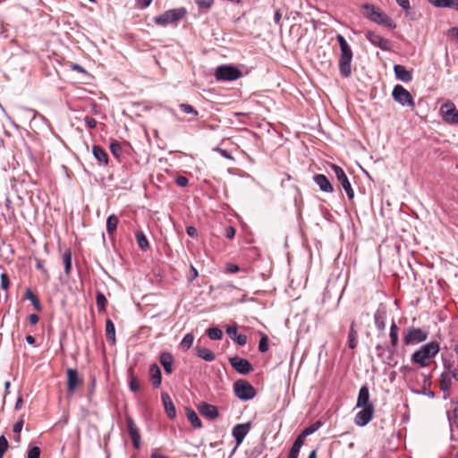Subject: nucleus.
<instances>
[{
	"label": "nucleus",
	"instance_id": "13d9d810",
	"mask_svg": "<svg viewBox=\"0 0 458 458\" xmlns=\"http://www.w3.org/2000/svg\"><path fill=\"white\" fill-rule=\"evenodd\" d=\"M448 36L451 38L456 39L458 41V28H456V27L451 28L448 30Z\"/></svg>",
	"mask_w": 458,
	"mask_h": 458
},
{
	"label": "nucleus",
	"instance_id": "c9c22d12",
	"mask_svg": "<svg viewBox=\"0 0 458 458\" xmlns=\"http://www.w3.org/2000/svg\"><path fill=\"white\" fill-rule=\"evenodd\" d=\"M433 4L437 7H452L458 10V0H434Z\"/></svg>",
	"mask_w": 458,
	"mask_h": 458
},
{
	"label": "nucleus",
	"instance_id": "5701e85b",
	"mask_svg": "<svg viewBox=\"0 0 458 458\" xmlns=\"http://www.w3.org/2000/svg\"><path fill=\"white\" fill-rule=\"evenodd\" d=\"M149 376L154 387H159L161 385L162 375L159 367L157 364H152L149 367Z\"/></svg>",
	"mask_w": 458,
	"mask_h": 458
},
{
	"label": "nucleus",
	"instance_id": "37998d69",
	"mask_svg": "<svg viewBox=\"0 0 458 458\" xmlns=\"http://www.w3.org/2000/svg\"><path fill=\"white\" fill-rule=\"evenodd\" d=\"M304 442L305 441L298 436L295 441L293 442V445L291 447L290 452L299 454L301 446L304 445Z\"/></svg>",
	"mask_w": 458,
	"mask_h": 458
},
{
	"label": "nucleus",
	"instance_id": "bf43d9fd",
	"mask_svg": "<svg viewBox=\"0 0 458 458\" xmlns=\"http://www.w3.org/2000/svg\"><path fill=\"white\" fill-rule=\"evenodd\" d=\"M22 427H23V420H21L19 421H17L14 425H13V432L14 433H17V434H20V432L21 431L22 429Z\"/></svg>",
	"mask_w": 458,
	"mask_h": 458
},
{
	"label": "nucleus",
	"instance_id": "4468645a",
	"mask_svg": "<svg viewBox=\"0 0 458 458\" xmlns=\"http://www.w3.org/2000/svg\"><path fill=\"white\" fill-rule=\"evenodd\" d=\"M366 38L369 42L374 45L375 47H377L381 48L382 50H390L391 48V43L388 39L383 38L380 34L374 32V31H368L366 33Z\"/></svg>",
	"mask_w": 458,
	"mask_h": 458
},
{
	"label": "nucleus",
	"instance_id": "4be33fe9",
	"mask_svg": "<svg viewBox=\"0 0 458 458\" xmlns=\"http://www.w3.org/2000/svg\"><path fill=\"white\" fill-rule=\"evenodd\" d=\"M159 361L166 373L170 374L173 372L174 358L170 352H162L159 357Z\"/></svg>",
	"mask_w": 458,
	"mask_h": 458
},
{
	"label": "nucleus",
	"instance_id": "0eeeda50",
	"mask_svg": "<svg viewBox=\"0 0 458 458\" xmlns=\"http://www.w3.org/2000/svg\"><path fill=\"white\" fill-rule=\"evenodd\" d=\"M392 96L393 98L402 106H408L411 108L415 106L412 96L402 85L394 86Z\"/></svg>",
	"mask_w": 458,
	"mask_h": 458
},
{
	"label": "nucleus",
	"instance_id": "603ef678",
	"mask_svg": "<svg viewBox=\"0 0 458 458\" xmlns=\"http://www.w3.org/2000/svg\"><path fill=\"white\" fill-rule=\"evenodd\" d=\"M175 182L179 187H186L189 183V180L185 176L180 175L176 177Z\"/></svg>",
	"mask_w": 458,
	"mask_h": 458
},
{
	"label": "nucleus",
	"instance_id": "20e7f679",
	"mask_svg": "<svg viewBox=\"0 0 458 458\" xmlns=\"http://www.w3.org/2000/svg\"><path fill=\"white\" fill-rule=\"evenodd\" d=\"M235 395L242 401H249L255 397L257 392L252 385L245 379H239L233 384Z\"/></svg>",
	"mask_w": 458,
	"mask_h": 458
},
{
	"label": "nucleus",
	"instance_id": "09e8293b",
	"mask_svg": "<svg viewBox=\"0 0 458 458\" xmlns=\"http://www.w3.org/2000/svg\"><path fill=\"white\" fill-rule=\"evenodd\" d=\"M195 3L201 9L208 10L214 4V0H195Z\"/></svg>",
	"mask_w": 458,
	"mask_h": 458
},
{
	"label": "nucleus",
	"instance_id": "4c0bfd02",
	"mask_svg": "<svg viewBox=\"0 0 458 458\" xmlns=\"http://www.w3.org/2000/svg\"><path fill=\"white\" fill-rule=\"evenodd\" d=\"M193 341H194V335L191 333H189L184 335V337L182 338V340L180 344V346L183 350H189L191 347Z\"/></svg>",
	"mask_w": 458,
	"mask_h": 458
},
{
	"label": "nucleus",
	"instance_id": "9d476101",
	"mask_svg": "<svg viewBox=\"0 0 458 458\" xmlns=\"http://www.w3.org/2000/svg\"><path fill=\"white\" fill-rule=\"evenodd\" d=\"M332 170L335 172V174L338 180V182L341 183L343 188L344 189L348 198L352 199L354 197V191L352 188V185L344 173V171L336 165H332Z\"/></svg>",
	"mask_w": 458,
	"mask_h": 458
},
{
	"label": "nucleus",
	"instance_id": "a211bd4d",
	"mask_svg": "<svg viewBox=\"0 0 458 458\" xmlns=\"http://www.w3.org/2000/svg\"><path fill=\"white\" fill-rule=\"evenodd\" d=\"M161 399L169 419H174L176 416L175 407L174 403L167 393H162Z\"/></svg>",
	"mask_w": 458,
	"mask_h": 458
},
{
	"label": "nucleus",
	"instance_id": "a19ab883",
	"mask_svg": "<svg viewBox=\"0 0 458 458\" xmlns=\"http://www.w3.org/2000/svg\"><path fill=\"white\" fill-rule=\"evenodd\" d=\"M268 350V337L267 335L262 334L259 343V351L260 352H266Z\"/></svg>",
	"mask_w": 458,
	"mask_h": 458
},
{
	"label": "nucleus",
	"instance_id": "49530a36",
	"mask_svg": "<svg viewBox=\"0 0 458 458\" xmlns=\"http://www.w3.org/2000/svg\"><path fill=\"white\" fill-rule=\"evenodd\" d=\"M9 447L8 441L4 436L0 437V458H3L4 453Z\"/></svg>",
	"mask_w": 458,
	"mask_h": 458
},
{
	"label": "nucleus",
	"instance_id": "f03ea898",
	"mask_svg": "<svg viewBox=\"0 0 458 458\" xmlns=\"http://www.w3.org/2000/svg\"><path fill=\"white\" fill-rule=\"evenodd\" d=\"M363 15L370 21L389 28H395V24L385 13L373 4H366L363 5Z\"/></svg>",
	"mask_w": 458,
	"mask_h": 458
},
{
	"label": "nucleus",
	"instance_id": "e433bc0d",
	"mask_svg": "<svg viewBox=\"0 0 458 458\" xmlns=\"http://www.w3.org/2000/svg\"><path fill=\"white\" fill-rule=\"evenodd\" d=\"M96 302L99 311H105L107 304V300L104 293L98 292L96 295Z\"/></svg>",
	"mask_w": 458,
	"mask_h": 458
},
{
	"label": "nucleus",
	"instance_id": "e2e57ef3",
	"mask_svg": "<svg viewBox=\"0 0 458 458\" xmlns=\"http://www.w3.org/2000/svg\"><path fill=\"white\" fill-rule=\"evenodd\" d=\"M396 3L404 10H408L410 8L409 0H395Z\"/></svg>",
	"mask_w": 458,
	"mask_h": 458
},
{
	"label": "nucleus",
	"instance_id": "f257e3e1",
	"mask_svg": "<svg viewBox=\"0 0 458 458\" xmlns=\"http://www.w3.org/2000/svg\"><path fill=\"white\" fill-rule=\"evenodd\" d=\"M439 351V343L437 341H431L416 350L411 354V360L413 364L420 368H427L433 362Z\"/></svg>",
	"mask_w": 458,
	"mask_h": 458
},
{
	"label": "nucleus",
	"instance_id": "dca6fc26",
	"mask_svg": "<svg viewBox=\"0 0 458 458\" xmlns=\"http://www.w3.org/2000/svg\"><path fill=\"white\" fill-rule=\"evenodd\" d=\"M250 429V423L237 424L233 428V437H234L237 445L242 443L244 437Z\"/></svg>",
	"mask_w": 458,
	"mask_h": 458
},
{
	"label": "nucleus",
	"instance_id": "ea45409f",
	"mask_svg": "<svg viewBox=\"0 0 458 458\" xmlns=\"http://www.w3.org/2000/svg\"><path fill=\"white\" fill-rule=\"evenodd\" d=\"M448 420L451 426H455L458 428V404L452 412L448 413Z\"/></svg>",
	"mask_w": 458,
	"mask_h": 458
},
{
	"label": "nucleus",
	"instance_id": "5fc2aeb1",
	"mask_svg": "<svg viewBox=\"0 0 458 458\" xmlns=\"http://www.w3.org/2000/svg\"><path fill=\"white\" fill-rule=\"evenodd\" d=\"M85 123L89 129H94L97 126V121L93 117L87 116L85 118Z\"/></svg>",
	"mask_w": 458,
	"mask_h": 458
},
{
	"label": "nucleus",
	"instance_id": "3c124183",
	"mask_svg": "<svg viewBox=\"0 0 458 458\" xmlns=\"http://www.w3.org/2000/svg\"><path fill=\"white\" fill-rule=\"evenodd\" d=\"M9 285H10V280H9L7 274L3 273L1 275V287L4 290H6L9 287Z\"/></svg>",
	"mask_w": 458,
	"mask_h": 458
},
{
	"label": "nucleus",
	"instance_id": "f8f14e48",
	"mask_svg": "<svg viewBox=\"0 0 458 458\" xmlns=\"http://www.w3.org/2000/svg\"><path fill=\"white\" fill-rule=\"evenodd\" d=\"M67 393L73 394L77 387L82 386L83 379L80 377L77 369H68L67 371Z\"/></svg>",
	"mask_w": 458,
	"mask_h": 458
},
{
	"label": "nucleus",
	"instance_id": "c03bdc74",
	"mask_svg": "<svg viewBox=\"0 0 458 458\" xmlns=\"http://www.w3.org/2000/svg\"><path fill=\"white\" fill-rule=\"evenodd\" d=\"M110 151L114 157H119L123 152V148H122V146L120 145V143L112 142L110 144Z\"/></svg>",
	"mask_w": 458,
	"mask_h": 458
},
{
	"label": "nucleus",
	"instance_id": "6e6d98bb",
	"mask_svg": "<svg viewBox=\"0 0 458 458\" xmlns=\"http://www.w3.org/2000/svg\"><path fill=\"white\" fill-rule=\"evenodd\" d=\"M235 233H236L235 229L233 226H229L226 228L225 235L227 239L231 240V239L234 238Z\"/></svg>",
	"mask_w": 458,
	"mask_h": 458
},
{
	"label": "nucleus",
	"instance_id": "7ed1b4c3",
	"mask_svg": "<svg viewBox=\"0 0 458 458\" xmlns=\"http://www.w3.org/2000/svg\"><path fill=\"white\" fill-rule=\"evenodd\" d=\"M428 332L420 327H410L403 333V342L405 345H415L425 342Z\"/></svg>",
	"mask_w": 458,
	"mask_h": 458
},
{
	"label": "nucleus",
	"instance_id": "79ce46f5",
	"mask_svg": "<svg viewBox=\"0 0 458 458\" xmlns=\"http://www.w3.org/2000/svg\"><path fill=\"white\" fill-rule=\"evenodd\" d=\"M179 108L181 109L182 112H183L184 114H192L194 116H197L198 115V111L191 106V105H189V104H181L179 106Z\"/></svg>",
	"mask_w": 458,
	"mask_h": 458
},
{
	"label": "nucleus",
	"instance_id": "680f3d73",
	"mask_svg": "<svg viewBox=\"0 0 458 458\" xmlns=\"http://www.w3.org/2000/svg\"><path fill=\"white\" fill-rule=\"evenodd\" d=\"M190 271H191V276L189 277V281L192 282L195 278L198 277L199 273H198V270L193 266H191Z\"/></svg>",
	"mask_w": 458,
	"mask_h": 458
},
{
	"label": "nucleus",
	"instance_id": "a878e982",
	"mask_svg": "<svg viewBox=\"0 0 458 458\" xmlns=\"http://www.w3.org/2000/svg\"><path fill=\"white\" fill-rule=\"evenodd\" d=\"M358 345V332L356 330V323L352 321L350 327L348 334V347L350 349H355Z\"/></svg>",
	"mask_w": 458,
	"mask_h": 458
},
{
	"label": "nucleus",
	"instance_id": "2eb2a0df",
	"mask_svg": "<svg viewBox=\"0 0 458 458\" xmlns=\"http://www.w3.org/2000/svg\"><path fill=\"white\" fill-rule=\"evenodd\" d=\"M126 424H127L128 432H129L130 437L133 443V446L136 449L140 448V431H139L137 426L135 425L133 420L129 416L126 417Z\"/></svg>",
	"mask_w": 458,
	"mask_h": 458
},
{
	"label": "nucleus",
	"instance_id": "393cba45",
	"mask_svg": "<svg viewBox=\"0 0 458 458\" xmlns=\"http://www.w3.org/2000/svg\"><path fill=\"white\" fill-rule=\"evenodd\" d=\"M92 153L100 165H106L108 164V156L100 146H93Z\"/></svg>",
	"mask_w": 458,
	"mask_h": 458
},
{
	"label": "nucleus",
	"instance_id": "72a5a7b5",
	"mask_svg": "<svg viewBox=\"0 0 458 458\" xmlns=\"http://www.w3.org/2000/svg\"><path fill=\"white\" fill-rule=\"evenodd\" d=\"M322 423L320 421H316L314 422L313 424H311L310 426L307 427L300 435L299 437L301 438H302L304 441L306 439V437L311 434H313L314 432H316L320 427H321Z\"/></svg>",
	"mask_w": 458,
	"mask_h": 458
},
{
	"label": "nucleus",
	"instance_id": "774afa93",
	"mask_svg": "<svg viewBox=\"0 0 458 458\" xmlns=\"http://www.w3.org/2000/svg\"><path fill=\"white\" fill-rule=\"evenodd\" d=\"M36 268L42 271L45 274L47 273V269L44 267L43 261L40 259L37 260Z\"/></svg>",
	"mask_w": 458,
	"mask_h": 458
},
{
	"label": "nucleus",
	"instance_id": "69168bd1",
	"mask_svg": "<svg viewBox=\"0 0 458 458\" xmlns=\"http://www.w3.org/2000/svg\"><path fill=\"white\" fill-rule=\"evenodd\" d=\"M38 320H39V318H38V315H36V314H30V315L29 316V321H30V323L31 325H33V326H34V325H36V324H38Z\"/></svg>",
	"mask_w": 458,
	"mask_h": 458
},
{
	"label": "nucleus",
	"instance_id": "a18cd8bd",
	"mask_svg": "<svg viewBox=\"0 0 458 458\" xmlns=\"http://www.w3.org/2000/svg\"><path fill=\"white\" fill-rule=\"evenodd\" d=\"M336 39L339 43L341 52L352 50L351 47L349 46V44L347 43V41L342 35H340V34L337 35Z\"/></svg>",
	"mask_w": 458,
	"mask_h": 458
},
{
	"label": "nucleus",
	"instance_id": "cd10ccee",
	"mask_svg": "<svg viewBox=\"0 0 458 458\" xmlns=\"http://www.w3.org/2000/svg\"><path fill=\"white\" fill-rule=\"evenodd\" d=\"M440 389L444 392H448L452 386V376L450 373L444 372L441 375L439 381Z\"/></svg>",
	"mask_w": 458,
	"mask_h": 458
},
{
	"label": "nucleus",
	"instance_id": "de8ad7c7",
	"mask_svg": "<svg viewBox=\"0 0 458 458\" xmlns=\"http://www.w3.org/2000/svg\"><path fill=\"white\" fill-rule=\"evenodd\" d=\"M130 389L132 392H138L140 389V383L139 379L134 376H131L130 378Z\"/></svg>",
	"mask_w": 458,
	"mask_h": 458
},
{
	"label": "nucleus",
	"instance_id": "8fccbe9b",
	"mask_svg": "<svg viewBox=\"0 0 458 458\" xmlns=\"http://www.w3.org/2000/svg\"><path fill=\"white\" fill-rule=\"evenodd\" d=\"M40 449L38 446L30 448L28 452V458H39Z\"/></svg>",
	"mask_w": 458,
	"mask_h": 458
},
{
	"label": "nucleus",
	"instance_id": "4d7b16f0",
	"mask_svg": "<svg viewBox=\"0 0 458 458\" xmlns=\"http://www.w3.org/2000/svg\"><path fill=\"white\" fill-rule=\"evenodd\" d=\"M235 341L239 345H244L247 343V336L245 335H237L235 336Z\"/></svg>",
	"mask_w": 458,
	"mask_h": 458
},
{
	"label": "nucleus",
	"instance_id": "412c9836",
	"mask_svg": "<svg viewBox=\"0 0 458 458\" xmlns=\"http://www.w3.org/2000/svg\"><path fill=\"white\" fill-rule=\"evenodd\" d=\"M373 405L372 403L369 402V391L367 386H362L359 391L358 399H357V406L364 407Z\"/></svg>",
	"mask_w": 458,
	"mask_h": 458
},
{
	"label": "nucleus",
	"instance_id": "f3484780",
	"mask_svg": "<svg viewBox=\"0 0 458 458\" xmlns=\"http://www.w3.org/2000/svg\"><path fill=\"white\" fill-rule=\"evenodd\" d=\"M199 411L203 417L210 420H215L219 416L217 408L207 403H201L199 405Z\"/></svg>",
	"mask_w": 458,
	"mask_h": 458
},
{
	"label": "nucleus",
	"instance_id": "423d86ee",
	"mask_svg": "<svg viewBox=\"0 0 458 458\" xmlns=\"http://www.w3.org/2000/svg\"><path fill=\"white\" fill-rule=\"evenodd\" d=\"M215 76L217 81H235L242 76V72L232 65H221L216 68Z\"/></svg>",
	"mask_w": 458,
	"mask_h": 458
},
{
	"label": "nucleus",
	"instance_id": "1a4fd4ad",
	"mask_svg": "<svg viewBox=\"0 0 458 458\" xmlns=\"http://www.w3.org/2000/svg\"><path fill=\"white\" fill-rule=\"evenodd\" d=\"M352 51H344L341 52L339 58V70L340 73L344 78H349L352 75Z\"/></svg>",
	"mask_w": 458,
	"mask_h": 458
},
{
	"label": "nucleus",
	"instance_id": "39448f33",
	"mask_svg": "<svg viewBox=\"0 0 458 458\" xmlns=\"http://www.w3.org/2000/svg\"><path fill=\"white\" fill-rule=\"evenodd\" d=\"M186 14L185 8L172 9L165 12L163 14L155 17V22L157 25L165 26L169 23H175L182 19Z\"/></svg>",
	"mask_w": 458,
	"mask_h": 458
},
{
	"label": "nucleus",
	"instance_id": "052dcab7",
	"mask_svg": "<svg viewBox=\"0 0 458 458\" xmlns=\"http://www.w3.org/2000/svg\"><path fill=\"white\" fill-rule=\"evenodd\" d=\"M186 232L189 236L195 238L198 235V231L194 226H188Z\"/></svg>",
	"mask_w": 458,
	"mask_h": 458
},
{
	"label": "nucleus",
	"instance_id": "b1692460",
	"mask_svg": "<svg viewBox=\"0 0 458 458\" xmlns=\"http://www.w3.org/2000/svg\"><path fill=\"white\" fill-rule=\"evenodd\" d=\"M194 350L196 354L206 361H213L216 359V354L206 347L197 345Z\"/></svg>",
	"mask_w": 458,
	"mask_h": 458
},
{
	"label": "nucleus",
	"instance_id": "473e14b6",
	"mask_svg": "<svg viewBox=\"0 0 458 458\" xmlns=\"http://www.w3.org/2000/svg\"><path fill=\"white\" fill-rule=\"evenodd\" d=\"M25 298L31 301L36 310L41 311L42 307L38 298L32 293L30 289H27L25 292Z\"/></svg>",
	"mask_w": 458,
	"mask_h": 458
},
{
	"label": "nucleus",
	"instance_id": "864d4df0",
	"mask_svg": "<svg viewBox=\"0 0 458 458\" xmlns=\"http://www.w3.org/2000/svg\"><path fill=\"white\" fill-rule=\"evenodd\" d=\"M225 270L228 273L234 274V273L239 272L241 270V268L239 267V266H237L235 264L228 263V264H226Z\"/></svg>",
	"mask_w": 458,
	"mask_h": 458
},
{
	"label": "nucleus",
	"instance_id": "0e129e2a",
	"mask_svg": "<svg viewBox=\"0 0 458 458\" xmlns=\"http://www.w3.org/2000/svg\"><path fill=\"white\" fill-rule=\"evenodd\" d=\"M226 333L230 337L237 335V327H229L226 329Z\"/></svg>",
	"mask_w": 458,
	"mask_h": 458
},
{
	"label": "nucleus",
	"instance_id": "58836bf2",
	"mask_svg": "<svg viewBox=\"0 0 458 458\" xmlns=\"http://www.w3.org/2000/svg\"><path fill=\"white\" fill-rule=\"evenodd\" d=\"M208 337L212 340H219L223 336V332L217 327L208 328L207 331Z\"/></svg>",
	"mask_w": 458,
	"mask_h": 458
},
{
	"label": "nucleus",
	"instance_id": "aec40b11",
	"mask_svg": "<svg viewBox=\"0 0 458 458\" xmlns=\"http://www.w3.org/2000/svg\"><path fill=\"white\" fill-rule=\"evenodd\" d=\"M394 71L396 78L403 82H410L412 80L411 72L401 64H395Z\"/></svg>",
	"mask_w": 458,
	"mask_h": 458
},
{
	"label": "nucleus",
	"instance_id": "f704fd0d",
	"mask_svg": "<svg viewBox=\"0 0 458 458\" xmlns=\"http://www.w3.org/2000/svg\"><path fill=\"white\" fill-rule=\"evenodd\" d=\"M135 237H136L137 243L141 250H146L148 249V247H149L148 241L147 240L143 232L137 231L135 233Z\"/></svg>",
	"mask_w": 458,
	"mask_h": 458
},
{
	"label": "nucleus",
	"instance_id": "c85d7f7f",
	"mask_svg": "<svg viewBox=\"0 0 458 458\" xmlns=\"http://www.w3.org/2000/svg\"><path fill=\"white\" fill-rule=\"evenodd\" d=\"M119 223V218L115 215H110L106 219V232L108 235H113L116 231Z\"/></svg>",
	"mask_w": 458,
	"mask_h": 458
},
{
	"label": "nucleus",
	"instance_id": "6e6552de",
	"mask_svg": "<svg viewBox=\"0 0 458 458\" xmlns=\"http://www.w3.org/2000/svg\"><path fill=\"white\" fill-rule=\"evenodd\" d=\"M440 114L445 123L450 124L458 123V110L452 101H446L441 106Z\"/></svg>",
	"mask_w": 458,
	"mask_h": 458
},
{
	"label": "nucleus",
	"instance_id": "2f4dec72",
	"mask_svg": "<svg viewBox=\"0 0 458 458\" xmlns=\"http://www.w3.org/2000/svg\"><path fill=\"white\" fill-rule=\"evenodd\" d=\"M63 262L64 264V273L68 276L72 270V251L66 249L63 253Z\"/></svg>",
	"mask_w": 458,
	"mask_h": 458
},
{
	"label": "nucleus",
	"instance_id": "bb28decb",
	"mask_svg": "<svg viewBox=\"0 0 458 458\" xmlns=\"http://www.w3.org/2000/svg\"><path fill=\"white\" fill-rule=\"evenodd\" d=\"M106 337L108 342H111L113 344H115V328L110 318H107L106 321Z\"/></svg>",
	"mask_w": 458,
	"mask_h": 458
},
{
	"label": "nucleus",
	"instance_id": "c756f323",
	"mask_svg": "<svg viewBox=\"0 0 458 458\" xmlns=\"http://www.w3.org/2000/svg\"><path fill=\"white\" fill-rule=\"evenodd\" d=\"M186 417L194 428H200L202 427V423H201L199 416L192 409H191V408L186 409Z\"/></svg>",
	"mask_w": 458,
	"mask_h": 458
},
{
	"label": "nucleus",
	"instance_id": "ddd939ff",
	"mask_svg": "<svg viewBox=\"0 0 458 458\" xmlns=\"http://www.w3.org/2000/svg\"><path fill=\"white\" fill-rule=\"evenodd\" d=\"M374 405L364 406L355 415L354 422L357 426L363 427L367 425L373 418Z\"/></svg>",
	"mask_w": 458,
	"mask_h": 458
},
{
	"label": "nucleus",
	"instance_id": "9b49d317",
	"mask_svg": "<svg viewBox=\"0 0 458 458\" xmlns=\"http://www.w3.org/2000/svg\"><path fill=\"white\" fill-rule=\"evenodd\" d=\"M229 363L238 373L242 375H247L253 370V367L250 362L244 358H240L238 356L231 357L229 359Z\"/></svg>",
	"mask_w": 458,
	"mask_h": 458
},
{
	"label": "nucleus",
	"instance_id": "338daca9",
	"mask_svg": "<svg viewBox=\"0 0 458 458\" xmlns=\"http://www.w3.org/2000/svg\"><path fill=\"white\" fill-rule=\"evenodd\" d=\"M217 152H219L224 157L227 158V159H232V156L225 150V149H222L220 148H217L216 149Z\"/></svg>",
	"mask_w": 458,
	"mask_h": 458
},
{
	"label": "nucleus",
	"instance_id": "6ab92c4d",
	"mask_svg": "<svg viewBox=\"0 0 458 458\" xmlns=\"http://www.w3.org/2000/svg\"><path fill=\"white\" fill-rule=\"evenodd\" d=\"M314 182L318 184L319 189L324 192H333L334 188L328 178L324 174H316L314 176Z\"/></svg>",
	"mask_w": 458,
	"mask_h": 458
},
{
	"label": "nucleus",
	"instance_id": "7c9ffc66",
	"mask_svg": "<svg viewBox=\"0 0 458 458\" xmlns=\"http://www.w3.org/2000/svg\"><path fill=\"white\" fill-rule=\"evenodd\" d=\"M398 333H399V327H397L395 322L393 321L391 324V327H390V333H389L390 343H391V346L393 348H395L398 344V340H399Z\"/></svg>",
	"mask_w": 458,
	"mask_h": 458
}]
</instances>
